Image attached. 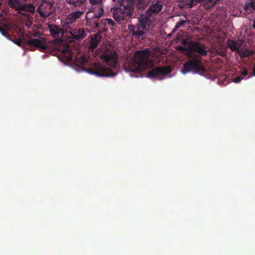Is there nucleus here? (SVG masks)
Listing matches in <instances>:
<instances>
[{
  "label": "nucleus",
  "instance_id": "f257e3e1",
  "mask_svg": "<svg viewBox=\"0 0 255 255\" xmlns=\"http://www.w3.org/2000/svg\"><path fill=\"white\" fill-rule=\"evenodd\" d=\"M148 5V2L145 0H118L117 6L112 8L113 16L118 22L127 21L131 18L134 11L145 9Z\"/></svg>",
  "mask_w": 255,
  "mask_h": 255
},
{
  "label": "nucleus",
  "instance_id": "f03ea898",
  "mask_svg": "<svg viewBox=\"0 0 255 255\" xmlns=\"http://www.w3.org/2000/svg\"><path fill=\"white\" fill-rule=\"evenodd\" d=\"M149 51L147 49L137 51L134 53L135 62L138 70H144L153 66L152 61L149 59Z\"/></svg>",
  "mask_w": 255,
  "mask_h": 255
},
{
  "label": "nucleus",
  "instance_id": "7ed1b4c3",
  "mask_svg": "<svg viewBox=\"0 0 255 255\" xmlns=\"http://www.w3.org/2000/svg\"><path fill=\"white\" fill-rule=\"evenodd\" d=\"M24 35L27 39L26 43L28 45L36 47L41 51H44L47 49L46 41L45 38L39 36V33L29 32L26 34H22L23 37Z\"/></svg>",
  "mask_w": 255,
  "mask_h": 255
},
{
  "label": "nucleus",
  "instance_id": "20e7f679",
  "mask_svg": "<svg viewBox=\"0 0 255 255\" xmlns=\"http://www.w3.org/2000/svg\"><path fill=\"white\" fill-rule=\"evenodd\" d=\"M151 22L145 21L143 17L139 14L138 17V23L132 25L131 28L132 35L134 38H143V36L149 29Z\"/></svg>",
  "mask_w": 255,
  "mask_h": 255
},
{
  "label": "nucleus",
  "instance_id": "39448f33",
  "mask_svg": "<svg viewBox=\"0 0 255 255\" xmlns=\"http://www.w3.org/2000/svg\"><path fill=\"white\" fill-rule=\"evenodd\" d=\"M188 48L190 51L188 56L190 57H196L200 59L202 56H205L208 53L206 46L199 42L189 41Z\"/></svg>",
  "mask_w": 255,
  "mask_h": 255
},
{
  "label": "nucleus",
  "instance_id": "423d86ee",
  "mask_svg": "<svg viewBox=\"0 0 255 255\" xmlns=\"http://www.w3.org/2000/svg\"><path fill=\"white\" fill-rule=\"evenodd\" d=\"M86 71L97 76L110 77L116 75L111 69L104 67L99 63H94L87 69Z\"/></svg>",
  "mask_w": 255,
  "mask_h": 255
},
{
  "label": "nucleus",
  "instance_id": "0eeeda50",
  "mask_svg": "<svg viewBox=\"0 0 255 255\" xmlns=\"http://www.w3.org/2000/svg\"><path fill=\"white\" fill-rule=\"evenodd\" d=\"M101 57L106 64L115 69L117 66L118 54L117 52L108 47L104 48Z\"/></svg>",
  "mask_w": 255,
  "mask_h": 255
},
{
  "label": "nucleus",
  "instance_id": "6e6552de",
  "mask_svg": "<svg viewBox=\"0 0 255 255\" xmlns=\"http://www.w3.org/2000/svg\"><path fill=\"white\" fill-rule=\"evenodd\" d=\"M163 7L161 0H157L149 5L144 13L140 14L145 21L151 22V18L158 14Z\"/></svg>",
  "mask_w": 255,
  "mask_h": 255
},
{
  "label": "nucleus",
  "instance_id": "1a4fd4ad",
  "mask_svg": "<svg viewBox=\"0 0 255 255\" xmlns=\"http://www.w3.org/2000/svg\"><path fill=\"white\" fill-rule=\"evenodd\" d=\"M191 58V59L188 60L183 64V69L181 71L183 74H185L192 70L199 72L202 70L201 59L196 57Z\"/></svg>",
  "mask_w": 255,
  "mask_h": 255
},
{
  "label": "nucleus",
  "instance_id": "9d476101",
  "mask_svg": "<svg viewBox=\"0 0 255 255\" xmlns=\"http://www.w3.org/2000/svg\"><path fill=\"white\" fill-rule=\"evenodd\" d=\"M56 44L64 45L59 48V50L61 52V59L64 62H70L72 60L73 52L71 48L68 44L63 43L62 40L59 38L56 39L55 40Z\"/></svg>",
  "mask_w": 255,
  "mask_h": 255
},
{
  "label": "nucleus",
  "instance_id": "9b49d317",
  "mask_svg": "<svg viewBox=\"0 0 255 255\" xmlns=\"http://www.w3.org/2000/svg\"><path fill=\"white\" fill-rule=\"evenodd\" d=\"M171 72L170 66H157L152 69L147 73V76L150 78H156L159 80L163 79L162 76H165Z\"/></svg>",
  "mask_w": 255,
  "mask_h": 255
},
{
  "label": "nucleus",
  "instance_id": "f8f14e48",
  "mask_svg": "<svg viewBox=\"0 0 255 255\" xmlns=\"http://www.w3.org/2000/svg\"><path fill=\"white\" fill-rule=\"evenodd\" d=\"M53 4L45 0L42 1L36 11L43 19L48 18L52 13Z\"/></svg>",
  "mask_w": 255,
  "mask_h": 255
},
{
  "label": "nucleus",
  "instance_id": "ddd939ff",
  "mask_svg": "<svg viewBox=\"0 0 255 255\" xmlns=\"http://www.w3.org/2000/svg\"><path fill=\"white\" fill-rule=\"evenodd\" d=\"M87 36V32L84 28H76L72 29L69 32L68 37L71 39H69V41L78 40L83 39Z\"/></svg>",
  "mask_w": 255,
  "mask_h": 255
},
{
  "label": "nucleus",
  "instance_id": "4468645a",
  "mask_svg": "<svg viewBox=\"0 0 255 255\" xmlns=\"http://www.w3.org/2000/svg\"><path fill=\"white\" fill-rule=\"evenodd\" d=\"M47 25L50 35L54 38H58L59 35L63 32V29L60 25L51 24L49 22Z\"/></svg>",
  "mask_w": 255,
  "mask_h": 255
},
{
  "label": "nucleus",
  "instance_id": "2eb2a0df",
  "mask_svg": "<svg viewBox=\"0 0 255 255\" xmlns=\"http://www.w3.org/2000/svg\"><path fill=\"white\" fill-rule=\"evenodd\" d=\"M101 41V36L100 34H96L91 37L89 49L93 50L97 47Z\"/></svg>",
  "mask_w": 255,
  "mask_h": 255
},
{
  "label": "nucleus",
  "instance_id": "dca6fc26",
  "mask_svg": "<svg viewBox=\"0 0 255 255\" xmlns=\"http://www.w3.org/2000/svg\"><path fill=\"white\" fill-rule=\"evenodd\" d=\"M242 45L241 42L232 39H229L227 43V47L230 48L232 51H237L239 52Z\"/></svg>",
  "mask_w": 255,
  "mask_h": 255
},
{
  "label": "nucleus",
  "instance_id": "f3484780",
  "mask_svg": "<svg viewBox=\"0 0 255 255\" xmlns=\"http://www.w3.org/2000/svg\"><path fill=\"white\" fill-rule=\"evenodd\" d=\"M244 11L247 14L253 13L255 10V0H247L244 7Z\"/></svg>",
  "mask_w": 255,
  "mask_h": 255
},
{
  "label": "nucleus",
  "instance_id": "a211bd4d",
  "mask_svg": "<svg viewBox=\"0 0 255 255\" xmlns=\"http://www.w3.org/2000/svg\"><path fill=\"white\" fill-rule=\"evenodd\" d=\"M25 1L26 0H8V4L16 11H19L21 7Z\"/></svg>",
  "mask_w": 255,
  "mask_h": 255
},
{
  "label": "nucleus",
  "instance_id": "6ab92c4d",
  "mask_svg": "<svg viewBox=\"0 0 255 255\" xmlns=\"http://www.w3.org/2000/svg\"><path fill=\"white\" fill-rule=\"evenodd\" d=\"M197 3V0H183L179 2L178 6L181 8H191Z\"/></svg>",
  "mask_w": 255,
  "mask_h": 255
},
{
  "label": "nucleus",
  "instance_id": "aec40b11",
  "mask_svg": "<svg viewBox=\"0 0 255 255\" xmlns=\"http://www.w3.org/2000/svg\"><path fill=\"white\" fill-rule=\"evenodd\" d=\"M92 11L94 13L93 17L99 18L104 14V10L103 5L93 6Z\"/></svg>",
  "mask_w": 255,
  "mask_h": 255
},
{
  "label": "nucleus",
  "instance_id": "412c9836",
  "mask_svg": "<svg viewBox=\"0 0 255 255\" xmlns=\"http://www.w3.org/2000/svg\"><path fill=\"white\" fill-rule=\"evenodd\" d=\"M84 14V12L83 10H76L68 14L67 16L75 23L77 20L79 19Z\"/></svg>",
  "mask_w": 255,
  "mask_h": 255
},
{
  "label": "nucleus",
  "instance_id": "4be33fe9",
  "mask_svg": "<svg viewBox=\"0 0 255 255\" xmlns=\"http://www.w3.org/2000/svg\"><path fill=\"white\" fill-rule=\"evenodd\" d=\"M27 11L31 13H33L35 11V7L32 3L26 4L25 2L23 4L19 10V11Z\"/></svg>",
  "mask_w": 255,
  "mask_h": 255
},
{
  "label": "nucleus",
  "instance_id": "5701e85b",
  "mask_svg": "<svg viewBox=\"0 0 255 255\" xmlns=\"http://www.w3.org/2000/svg\"><path fill=\"white\" fill-rule=\"evenodd\" d=\"M66 2L71 6L78 7L82 6L85 2V0H65Z\"/></svg>",
  "mask_w": 255,
  "mask_h": 255
},
{
  "label": "nucleus",
  "instance_id": "b1692460",
  "mask_svg": "<svg viewBox=\"0 0 255 255\" xmlns=\"http://www.w3.org/2000/svg\"><path fill=\"white\" fill-rule=\"evenodd\" d=\"M115 22L111 18H106L103 21L101 22V23H100L98 22H96L95 26L97 28H99L100 27V24L104 25V26H106V25H108L109 26H114L115 25Z\"/></svg>",
  "mask_w": 255,
  "mask_h": 255
},
{
  "label": "nucleus",
  "instance_id": "393cba45",
  "mask_svg": "<svg viewBox=\"0 0 255 255\" xmlns=\"http://www.w3.org/2000/svg\"><path fill=\"white\" fill-rule=\"evenodd\" d=\"M205 8L209 9L215 5V2L212 0H197Z\"/></svg>",
  "mask_w": 255,
  "mask_h": 255
},
{
  "label": "nucleus",
  "instance_id": "a878e982",
  "mask_svg": "<svg viewBox=\"0 0 255 255\" xmlns=\"http://www.w3.org/2000/svg\"><path fill=\"white\" fill-rule=\"evenodd\" d=\"M74 22H73L70 18L67 16L65 20L62 21L63 27L65 29H70L74 26Z\"/></svg>",
  "mask_w": 255,
  "mask_h": 255
},
{
  "label": "nucleus",
  "instance_id": "bb28decb",
  "mask_svg": "<svg viewBox=\"0 0 255 255\" xmlns=\"http://www.w3.org/2000/svg\"><path fill=\"white\" fill-rule=\"evenodd\" d=\"M239 55L242 58L248 57L251 55H253V51L250 50L249 49H246L244 50L239 51Z\"/></svg>",
  "mask_w": 255,
  "mask_h": 255
},
{
  "label": "nucleus",
  "instance_id": "cd10ccee",
  "mask_svg": "<svg viewBox=\"0 0 255 255\" xmlns=\"http://www.w3.org/2000/svg\"><path fill=\"white\" fill-rule=\"evenodd\" d=\"M105 0H90L89 2L90 4H91L92 5H102V3ZM113 2H115L116 0H111Z\"/></svg>",
  "mask_w": 255,
  "mask_h": 255
},
{
  "label": "nucleus",
  "instance_id": "c85d7f7f",
  "mask_svg": "<svg viewBox=\"0 0 255 255\" xmlns=\"http://www.w3.org/2000/svg\"><path fill=\"white\" fill-rule=\"evenodd\" d=\"M79 61H80V64L83 66H85L87 62V61L86 60V58L84 56H82L80 57Z\"/></svg>",
  "mask_w": 255,
  "mask_h": 255
},
{
  "label": "nucleus",
  "instance_id": "c756f323",
  "mask_svg": "<svg viewBox=\"0 0 255 255\" xmlns=\"http://www.w3.org/2000/svg\"><path fill=\"white\" fill-rule=\"evenodd\" d=\"M185 22L186 21L185 20H181L179 22H177L175 25V27L177 28L180 27L185 23Z\"/></svg>",
  "mask_w": 255,
  "mask_h": 255
},
{
  "label": "nucleus",
  "instance_id": "7c9ffc66",
  "mask_svg": "<svg viewBox=\"0 0 255 255\" xmlns=\"http://www.w3.org/2000/svg\"><path fill=\"white\" fill-rule=\"evenodd\" d=\"M1 34L6 38L10 39V35L8 34L7 31L5 29L3 31Z\"/></svg>",
  "mask_w": 255,
  "mask_h": 255
},
{
  "label": "nucleus",
  "instance_id": "2f4dec72",
  "mask_svg": "<svg viewBox=\"0 0 255 255\" xmlns=\"http://www.w3.org/2000/svg\"><path fill=\"white\" fill-rule=\"evenodd\" d=\"M13 41L14 43H15L16 44H17L18 46H20L21 45V40L19 38L16 39L14 41Z\"/></svg>",
  "mask_w": 255,
  "mask_h": 255
},
{
  "label": "nucleus",
  "instance_id": "473e14b6",
  "mask_svg": "<svg viewBox=\"0 0 255 255\" xmlns=\"http://www.w3.org/2000/svg\"><path fill=\"white\" fill-rule=\"evenodd\" d=\"M189 41H188L187 40H183L181 41V44L184 46L187 45L188 46V43Z\"/></svg>",
  "mask_w": 255,
  "mask_h": 255
},
{
  "label": "nucleus",
  "instance_id": "72a5a7b5",
  "mask_svg": "<svg viewBox=\"0 0 255 255\" xmlns=\"http://www.w3.org/2000/svg\"><path fill=\"white\" fill-rule=\"evenodd\" d=\"M176 49L182 51H185L186 50V48H184V47L181 46H177L176 47Z\"/></svg>",
  "mask_w": 255,
  "mask_h": 255
},
{
  "label": "nucleus",
  "instance_id": "f704fd0d",
  "mask_svg": "<svg viewBox=\"0 0 255 255\" xmlns=\"http://www.w3.org/2000/svg\"><path fill=\"white\" fill-rule=\"evenodd\" d=\"M241 78L240 77H237L234 79L235 83H238L241 80Z\"/></svg>",
  "mask_w": 255,
  "mask_h": 255
},
{
  "label": "nucleus",
  "instance_id": "c9c22d12",
  "mask_svg": "<svg viewBox=\"0 0 255 255\" xmlns=\"http://www.w3.org/2000/svg\"><path fill=\"white\" fill-rule=\"evenodd\" d=\"M242 11H241L240 12L239 14H238V13H233V15L234 16H235V17H239V16H241V15H242Z\"/></svg>",
  "mask_w": 255,
  "mask_h": 255
},
{
  "label": "nucleus",
  "instance_id": "e433bc0d",
  "mask_svg": "<svg viewBox=\"0 0 255 255\" xmlns=\"http://www.w3.org/2000/svg\"><path fill=\"white\" fill-rule=\"evenodd\" d=\"M242 74L243 76H247L248 75V71L245 70L242 72Z\"/></svg>",
  "mask_w": 255,
  "mask_h": 255
},
{
  "label": "nucleus",
  "instance_id": "4c0bfd02",
  "mask_svg": "<svg viewBox=\"0 0 255 255\" xmlns=\"http://www.w3.org/2000/svg\"><path fill=\"white\" fill-rule=\"evenodd\" d=\"M5 29L4 28L1 27V26H0V32L1 33H2V32H3V31H4V30Z\"/></svg>",
  "mask_w": 255,
  "mask_h": 255
},
{
  "label": "nucleus",
  "instance_id": "58836bf2",
  "mask_svg": "<svg viewBox=\"0 0 255 255\" xmlns=\"http://www.w3.org/2000/svg\"><path fill=\"white\" fill-rule=\"evenodd\" d=\"M219 55L222 56H225V55H226V52H221L220 53H219Z\"/></svg>",
  "mask_w": 255,
  "mask_h": 255
},
{
  "label": "nucleus",
  "instance_id": "ea45409f",
  "mask_svg": "<svg viewBox=\"0 0 255 255\" xmlns=\"http://www.w3.org/2000/svg\"><path fill=\"white\" fill-rule=\"evenodd\" d=\"M253 70L254 76H255V64L254 65Z\"/></svg>",
  "mask_w": 255,
  "mask_h": 255
},
{
  "label": "nucleus",
  "instance_id": "a19ab883",
  "mask_svg": "<svg viewBox=\"0 0 255 255\" xmlns=\"http://www.w3.org/2000/svg\"><path fill=\"white\" fill-rule=\"evenodd\" d=\"M220 0H212V1H213V2H215V5L216 4V3L219 1Z\"/></svg>",
  "mask_w": 255,
  "mask_h": 255
},
{
  "label": "nucleus",
  "instance_id": "79ce46f5",
  "mask_svg": "<svg viewBox=\"0 0 255 255\" xmlns=\"http://www.w3.org/2000/svg\"><path fill=\"white\" fill-rule=\"evenodd\" d=\"M253 27L255 29V20L253 22Z\"/></svg>",
  "mask_w": 255,
  "mask_h": 255
},
{
  "label": "nucleus",
  "instance_id": "37998d69",
  "mask_svg": "<svg viewBox=\"0 0 255 255\" xmlns=\"http://www.w3.org/2000/svg\"><path fill=\"white\" fill-rule=\"evenodd\" d=\"M1 2L0 1V6L1 5Z\"/></svg>",
  "mask_w": 255,
  "mask_h": 255
}]
</instances>
